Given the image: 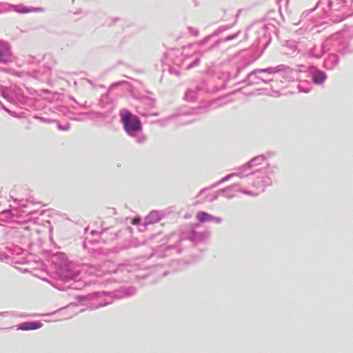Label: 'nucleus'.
<instances>
[{
	"mask_svg": "<svg viewBox=\"0 0 353 353\" xmlns=\"http://www.w3.org/2000/svg\"><path fill=\"white\" fill-rule=\"evenodd\" d=\"M140 219L139 218H134V219H132V224L133 225H137L140 223Z\"/></svg>",
	"mask_w": 353,
	"mask_h": 353,
	"instance_id": "6",
	"label": "nucleus"
},
{
	"mask_svg": "<svg viewBox=\"0 0 353 353\" xmlns=\"http://www.w3.org/2000/svg\"><path fill=\"white\" fill-rule=\"evenodd\" d=\"M196 219L201 222H205L210 220V215L204 212L197 213Z\"/></svg>",
	"mask_w": 353,
	"mask_h": 353,
	"instance_id": "3",
	"label": "nucleus"
},
{
	"mask_svg": "<svg viewBox=\"0 0 353 353\" xmlns=\"http://www.w3.org/2000/svg\"><path fill=\"white\" fill-rule=\"evenodd\" d=\"M314 80L316 83H321L325 80V76L321 74L314 77Z\"/></svg>",
	"mask_w": 353,
	"mask_h": 353,
	"instance_id": "5",
	"label": "nucleus"
},
{
	"mask_svg": "<svg viewBox=\"0 0 353 353\" xmlns=\"http://www.w3.org/2000/svg\"><path fill=\"white\" fill-rule=\"evenodd\" d=\"M121 116L124 128L129 134H132V132L141 130L140 120L130 112L126 110L123 111L121 112Z\"/></svg>",
	"mask_w": 353,
	"mask_h": 353,
	"instance_id": "1",
	"label": "nucleus"
},
{
	"mask_svg": "<svg viewBox=\"0 0 353 353\" xmlns=\"http://www.w3.org/2000/svg\"><path fill=\"white\" fill-rule=\"evenodd\" d=\"M41 326L42 323L40 322H26L23 323L19 329L21 330H32L39 329Z\"/></svg>",
	"mask_w": 353,
	"mask_h": 353,
	"instance_id": "2",
	"label": "nucleus"
},
{
	"mask_svg": "<svg viewBox=\"0 0 353 353\" xmlns=\"http://www.w3.org/2000/svg\"><path fill=\"white\" fill-rule=\"evenodd\" d=\"M9 60L8 54H2L0 53V61L6 63Z\"/></svg>",
	"mask_w": 353,
	"mask_h": 353,
	"instance_id": "4",
	"label": "nucleus"
}]
</instances>
